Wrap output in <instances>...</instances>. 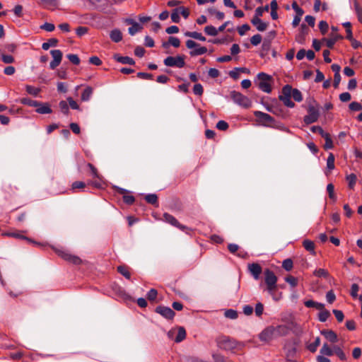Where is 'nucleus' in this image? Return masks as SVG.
Here are the masks:
<instances>
[{
    "instance_id": "bb28decb",
    "label": "nucleus",
    "mask_w": 362,
    "mask_h": 362,
    "mask_svg": "<svg viewBox=\"0 0 362 362\" xmlns=\"http://www.w3.org/2000/svg\"><path fill=\"white\" fill-rule=\"evenodd\" d=\"M320 354L330 356L334 354V348L332 349L327 343H325L320 351Z\"/></svg>"
},
{
    "instance_id": "0e129e2a",
    "label": "nucleus",
    "mask_w": 362,
    "mask_h": 362,
    "mask_svg": "<svg viewBox=\"0 0 362 362\" xmlns=\"http://www.w3.org/2000/svg\"><path fill=\"white\" fill-rule=\"evenodd\" d=\"M250 29V27L247 24H244L240 27L238 28V32L240 35L243 36L244 35L246 32H247Z\"/></svg>"
},
{
    "instance_id": "6e6d98bb",
    "label": "nucleus",
    "mask_w": 362,
    "mask_h": 362,
    "mask_svg": "<svg viewBox=\"0 0 362 362\" xmlns=\"http://www.w3.org/2000/svg\"><path fill=\"white\" fill-rule=\"evenodd\" d=\"M225 316L229 319L235 320L238 317V315L237 311L233 309H229L225 312Z\"/></svg>"
},
{
    "instance_id": "13d9d810",
    "label": "nucleus",
    "mask_w": 362,
    "mask_h": 362,
    "mask_svg": "<svg viewBox=\"0 0 362 362\" xmlns=\"http://www.w3.org/2000/svg\"><path fill=\"white\" fill-rule=\"evenodd\" d=\"M328 28H329V25L326 21H320L319 29L322 35H325L327 32Z\"/></svg>"
},
{
    "instance_id": "e2e57ef3",
    "label": "nucleus",
    "mask_w": 362,
    "mask_h": 362,
    "mask_svg": "<svg viewBox=\"0 0 362 362\" xmlns=\"http://www.w3.org/2000/svg\"><path fill=\"white\" fill-rule=\"evenodd\" d=\"M193 92L197 95H202L204 92L203 86L200 83L194 86Z\"/></svg>"
},
{
    "instance_id": "2f4dec72",
    "label": "nucleus",
    "mask_w": 362,
    "mask_h": 362,
    "mask_svg": "<svg viewBox=\"0 0 362 362\" xmlns=\"http://www.w3.org/2000/svg\"><path fill=\"white\" fill-rule=\"evenodd\" d=\"M354 7L355 13L357 16L358 21L362 23V7L360 6L357 0L354 1Z\"/></svg>"
},
{
    "instance_id": "bf43d9fd",
    "label": "nucleus",
    "mask_w": 362,
    "mask_h": 362,
    "mask_svg": "<svg viewBox=\"0 0 362 362\" xmlns=\"http://www.w3.org/2000/svg\"><path fill=\"white\" fill-rule=\"evenodd\" d=\"M171 20L174 23H179L180 21L179 9H174L171 13Z\"/></svg>"
},
{
    "instance_id": "a19ab883",
    "label": "nucleus",
    "mask_w": 362,
    "mask_h": 362,
    "mask_svg": "<svg viewBox=\"0 0 362 362\" xmlns=\"http://www.w3.org/2000/svg\"><path fill=\"white\" fill-rule=\"evenodd\" d=\"M334 354H336L341 361H346V356L343 350L338 346H334Z\"/></svg>"
},
{
    "instance_id": "49530a36",
    "label": "nucleus",
    "mask_w": 362,
    "mask_h": 362,
    "mask_svg": "<svg viewBox=\"0 0 362 362\" xmlns=\"http://www.w3.org/2000/svg\"><path fill=\"white\" fill-rule=\"evenodd\" d=\"M327 191L329 194V197L332 199L333 201H336L337 197L334 194V186L333 184L329 183L327 186Z\"/></svg>"
},
{
    "instance_id": "de8ad7c7",
    "label": "nucleus",
    "mask_w": 362,
    "mask_h": 362,
    "mask_svg": "<svg viewBox=\"0 0 362 362\" xmlns=\"http://www.w3.org/2000/svg\"><path fill=\"white\" fill-rule=\"evenodd\" d=\"M25 90L27 91L28 93L33 95V96H37L39 93H40V89L37 88H35L34 86H30V85H27L25 86Z\"/></svg>"
},
{
    "instance_id": "2eb2a0df",
    "label": "nucleus",
    "mask_w": 362,
    "mask_h": 362,
    "mask_svg": "<svg viewBox=\"0 0 362 362\" xmlns=\"http://www.w3.org/2000/svg\"><path fill=\"white\" fill-rule=\"evenodd\" d=\"M247 268L252 276L255 280H258L260 277V274L262 272V267L257 263H252L248 264Z\"/></svg>"
},
{
    "instance_id": "052dcab7",
    "label": "nucleus",
    "mask_w": 362,
    "mask_h": 362,
    "mask_svg": "<svg viewBox=\"0 0 362 362\" xmlns=\"http://www.w3.org/2000/svg\"><path fill=\"white\" fill-rule=\"evenodd\" d=\"M228 124L223 120H220L216 124V128L221 131L227 130L228 129Z\"/></svg>"
},
{
    "instance_id": "f3484780",
    "label": "nucleus",
    "mask_w": 362,
    "mask_h": 362,
    "mask_svg": "<svg viewBox=\"0 0 362 362\" xmlns=\"http://www.w3.org/2000/svg\"><path fill=\"white\" fill-rule=\"evenodd\" d=\"M289 332V328L286 325H279L277 326H274V335L275 337H279L282 336L286 335Z\"/></svg>"
},
{
    "instance_id": "dca6fc26",
    "label": "nucleus",
    "mask_w": 362,
    "mask_h": 362,
    "mask_svg": "<svg viewBox=\"0 0 362 362\" xmlns=\"http://www.w3.org/2000/svg\"><path fill=\"white\" fill-rule=\"evenodd\" d=\"M163 219L167 223L171 224L172 226L178 228L181 230H185V229H187V227H186L184 225L180 224L178 221L172 215L165 213L163 214Z\"/></svg>"
},
{
    "instance_id": "5701e85b",
    "label": "nucleus",
    "mask_w": 362,
    "mask_h": 362,
    "mask_svg": "<svg viewBox=\"0 0 362 362\" xmlns=\"http://www.w3.org/2000/svg\"><path fill=\"white\" fill-rule=\"evenodd\" d=\"M117 272L124 276L127 279H131V272L129 271V268L126 265H120L117 267Z\"/></svg>"
},
{
    "instance_id": "39448f33",
    "label": "nucleus",
    "mask_w": 362,
    "mask_h": 362,
    "mask_svg": "<svg viewBox=\"0 0 362 362\" xmlns=\"http://www.w3.org/2000/svg\"><path fill=\"white\" fill-rule=\"evenodd\" d=\"M56 253L58 255L59 257L71 264L78 265L82 262V260L79 257L72 255L68 250H64L63 248L56 250Z\"/></svg>"
},
{
    "instance_id": "7ed1b4c3",
    "label": "nucleus",
    "mask_w": 362,
    "mask_h": 362,
    "mask_svg": "<svg viewBox=\"0 0 362 362\" xmlns=\"http://www.w3.org/2000/svg\"><path fill=\"white\" fill-rule=\"evenodd\" d=\"M87 167L89 168L93 177L95 178V180L88 182V185H90L97 189L103 188L105 184L103 177L98 173V169L90 163L87 164Z\"/></svg>"
},
{
    "instance_id": "7c9ffc66",
    "label": "nucleus",
    "mask_w": 362,
    "mask_h": 362,
    "mask_svg": "<svg viewBox=\"0 0 362 362\" xmlns=\"http://www.w3.org/2000/svg\"><path fill=\"white\" fill-rule=\"evenodd\" d=\"M186 337V331L184 327H180L177 329V336L175 339V341L176 343L181 342L183 341Z\"/></svg>"
},
{
    "instance_id": "c9c22d12",
    "label": "nucleus",
    "mask_w": 362,
    "mask_h": 362,
    "mask_svg": "<svg viewBox=\"0 0 362 362\" xmlns=\"http://www.w3.org/2000/svg\"><path fill=\"white\" fill-rule=\"evenodd\" d=\"M270 47H271L270 41L264 40L262 45V50L260 52V57H264L266 54H267Z\"/></svg>"
},
{
    "instance_id": "0eeeda50",
    "label": "nucleus",
    "mask_w": 362,
    "mask_h": 362,
    "mask_svg": "<svg viewBox=\"0 0 362 362\" xmlns=\"http://www.w3.org/2000/svg\"><path fill=\"white\" fill-rule=\"evenodd\" d=\"M291 91H292L291 86H284L282 88V95H280L279 98L285 106L293 108L295 107V103L291 99Z\"/></svg>"
},
{
    "instance_id": "20e7f679",
    "label": "nucleus",
    "mask_w": 362,
    "mask_h": 362,
    "mask_svg": "<svg viewBox=\"0 0 362 362\" xmlns=\"http://www.w3.org/2000/svg\"><path fill=\"white\" fill-rule=\"evenodd\" d=\"M257 78L259 80V88L264 93H271L272 90L271 85V81L272 80V76L267 74L261 72L257 74Z\"/></svg>"
},
{
    "instance_id": "f704fd0d",
    "label": "nucleus",
    "mask_w": 362,
    "mask_h": 362,
    "mask_svg": "<svg viewBox=\"0 0 362 362\" xmlns=\"http://www.w3.org/2000/svg\"><path fill=\"white\" fill-rule=\"evenodd\" d=\"M57 43H58L57 39H56V38H50V39H49L47 40V42H45L42 43V48L44 50H47L51 47L57 46Z\"/></svg>"
},
{
    "instance_id": "a211bd4d",
    "label": "nucleus",
    "mask_w": 362,
    "mask_h": 362,
    "mask_svg": "<svg viewBox=\"0 0 362 362\" xmlns=\"http://www.w3.org/2000/svg\"><path fill=\"white\" fill-rule=\"evenodd\" d=\"M321 334L326 338L327 340L332 343H336L338 341L337 334L330 329H325L321 331Z\"/></svg>"
},
{
    "instance_id": "aec40b11",
    "label": "nucleus",
    "mask_w": 362,
    "mask_h": 362,
    "mask_svg": "<svg viewBox=\"0 0 362 362\" xmlns=\"http://www.w3.org/2000/svg\"><path fill=\"white\" fill-rule=\"evenodd\" d=\"M113 59L117 61V62H119L123 64H130L134 65L135 64L134 60L129 57H123L120 56L118 54H115L113 56Z\"/></svg>"
},
{
    "instance_id": "473e14b6",
    "label": "nucleus",
    "mask_w": 362,
    "mask_h": 362,
    "mask_svg": "<svg viewBox=\"0 0 362 362\" xmlns=\"http://www.w3.org/2000/svg\"><path fill=\"white\" fill-rule=\"evenodd\" d=\"M320 313L318 314V319L320 322H324L327 320V319L330 317V313L329 310H326L325 308L322 310H319Z\"/></svg>"
},
{
    "instance_id": "79ce46f5",
    "label": "nucleus",
    "mask_w": 362,
    "mask_h": 362,
    "mask_svg": "<svg viewBox=\"0 0 362 362\" xmlns=\"http://www.w3.org/2000/svg\"><path fill=\"white\" fill-rule=\"evenodd\" d=\"M346 180L348 182L349 187L350 189H354L356 183L357 177L355 174L351 173L346 176Z\"/></svg>"
},
{
    "instance_id": "37998d69",
    "label": "nucleus",
    "mask_w": 362,
    "mask_h": 362,
    "mask_svg": "<svg viewBox=\"0 0 362 362\" xmlns=\"http://www.w3.org/2000/svg\"><path fill=\"white\" fill-rule=\"evenodd\" d=\"M313 274L317 277H323L325 279H327L329 276L328 272L326 269L322 268L315 269L313 272Z\"/></svg>"
},
{
    "instance_id": "f257e3e1",
    "label": "nucleus",
    "mask_w": 362,
    "mask_h": 362,
    "mask_svg": "<svg viewBox=\"0 0 362 362\" xmlns=\"http://www.w3.org/2000/svg\"><path fill=\"white\" fill-rule=\"evenodd\" d=\"M264 282L267 286V291L273 296V298L276 300L277 298L274 297V292L277 288V277L274 272L269 269H266L264 271Z\"/></svg>"
},
{
    "instance_id": "cd10ccee",
    "label": "nucleus",
    "mask_w": 362,
    "mask_h": 362,
    "mask_svg": "<svg viewBox=\"0 0 362 362\" xmlns=\"http://www.w3.org/2000/svg\"><path fill=\"white\" fill-rule=\"evenodd\" d=\"M145 200L148 204H151L155 206H158V197L156 194H148L145 196Z\"/></svg>"
},
{
    "instance_id": "ddd939ff",
    "label": "nucleus",
    "mask_w": 362,
    "mask_h": 362,
    "mask_svg": "<svg viewBox=\"0 0 362 362\" xmlns=\"http://www.w3.org/2000/svg\"><path fill=\"white\" fill-rule=\"evenodd\" d=\"M50 54L53 57V60L49 64V68L51 69H54L60 64L62 62V52L59 49H52L50 51Z\"/></svg>"
},
{
    "instance_id": "4c0bfd02",
    "label": "nucleus",
    "mask_w": 362,
    "mask_h": 362,
    "mask_svg": "<svg viewBox=\"0 0 362 362\" xmlns=\"http://www.w3.org/2000/svg\"><path fill=\"white\" fill-rule=\"evenodd\" d=\"M291 96H292L293 100L296 102L299 103L303 100L302 93L297 88H292V91H291Z\"/></svg>"
},
{
    "instance_id": "338daca9",
    "label": "nucleus",
    "mask_w": 362,
    "mask_h": 362,
    "mask_svg": "<svg viewBox=\"0 0 362 362\" xmlns=\"http://www.w3.org/2000/svg\"><path fill=\"white\" fill-rule=\"evenodd\" d=\"M263 310H264V305H263V304L261 303H257L256 306H255V315L257 317H260L262 315V313H263Z\"/></svg>"
},
{
    "instance_id": "4d7b16f0",
    "label": "nucleus",
    "mask_w": 362,
    "mask_h": 362,
    "mask_svg": "<svg viewBox=\"0 0 362 362\" xmlns=\"http://www.w3.org/2000/svg\"><path fill=\"white\" fill-rule=\"evenodd\" d=\"M262 36L259 34H256L250 38V42L252 45L257 46L262 42Z\"/></svg>"
},
{
    "instance_id": "774afa93",
    "label": "nucleus",
    "mask_w": 362,
    "mask_h": 362,
    "mask_svg": "<svg viewBox=\"0 0 362 362\" xmlns=\"http://www.w3.org/2000/svg\"><path fill=\"white\" fill-rule=\"evenodd\" d=\"M349 108L352 111H360L362 110V105L358 102H352L349 104Z\"/></svg>"
},
{
    "instance_id": "c85d7f7f",
    "label": "nucleus",
    "mask_w": 362,
    "mask_h": 362,
    "mask_svg": "<svg viewBox=\"0 0 362 362\" xmlns=\"http://www.w3.org/2000/svg\"><path fill=\"white\" fill-rule=\"evenodd\" d=\"M303 245L304 248L307 251L310 252L313 255L315 254V243H314L313 241L310 240H305L303 242Z\"/></svg>"
},
{
    "instance_id": "a878e982",
    "label": "nucleus",
    "mask_w": 362,
    "mask_h": 362,
    "mask_svg": "<svg viewBox=\"0 0 362 362\" xmlns=\"http://www.w3.org/2000/svg\"><path fill=\"white\" fill-rule=\"evenodd\" d=\"M185 36L194 38L195 40H198L202 42H204L206 40V37L202 35V33H197V32H189L187 31L185 33Z\"/></svg>"
},
{
    "instance_id": "f8f14e48",
    "label": "nucleus",
    "mask_w": 362,
    "mask_h": 362,
    "mask_svg": "<svg viewBox=\"0 0 362 362\" xmlns=\"http://www.w3.org/2000/svg\"><path fill=\"white\" fill-rule=\"evenodd\" d=\"M274 326H269L266 327L260 334L259 339L262 341H269L275 339L274 335Z\"/></svg>"
},
{
    "instance_id": "3c124183",
    "label": "nucleus",
    "mask_w": 362,
    "mask_h": 362,
    "mask_svg": "<svg viewBox=\"0 0 362 362\" xmlns=\"http://www.w3.org/2000/svg\"><path fill=\"white\" fill-rule=\"evenodd\" d=\"M293 267V261L291 259H286L283 261L282 267L286 271H291Z\"/></svg>"
},
{
    "instance_id": "09e8293b",
    "label": "nucleus",
    "mask_w": 362,
    "mask_h": 362,
    "mask_svg": "<svg viewBox=\"0 0 362 362\" xmlns=\"http://www.w3.org/2000/svg\"><path fill=\"white\" fill-rule=\"evenodd\" d=\"M1 59L5 64H12L15 61V59L12 55L5 54H2L1 55Z\"/></svg>"
},
{
    "instance_id": "393cba45",
    "label": "nucleus",
    "mask_w": 362,
    "mask_h": 362,
    "mask_svg": "<svg viewBox=\"0 0 362 362\" xmlns=\"http://www.w3.org/2000/svg\"><path fill=\"white\" fill-rule=\"evenodd\" d=\"M304 305L307 308H315L317 310H322L324 308V304L318 302H315L313 300H308L305 301Z\"/></svg>"
},
{
    "instance_id": "5fc2aeb1",
    "label": "nucleus",
    "mask_w": 362,
    "mask_h": 362,
    "mask_svg": "<svg viewBox=\"0 0 362 362\" xmlns=\"http://www.w3.org/2000/svg\"><path fill=\"white\" fill-rule=\"evenodd\" d=\"M209 12L211 14L215 15L216 18L218 20H223L225 18V14L223 12L218 11L215 8L209 9Z\"/></svg>"
},
{
    "instance_id": "58836bf2",
    "label": "nucleus",
    "mask_w": 362,
    "mask_h": 362,
    "mask_svg": "<svg viewBox=\"0 0 362 362\" xmlns=\"http://www.w3.org/2000/svg\"><path fill=\"white\" fill-rule=\"evenodd\" d=\"M20 103L30 106V107H35L39 105V102L37 100H33L29 98H23L20 100Z\"/></svg>"
},
{
    "instance_id": "9b49d317",
    "label": "nucleus",
    "mask_w": 362,
    "mask_h": 362,
    "mask_svg": "<svg viewBox=\"0 0 362 362\" xmlns=\"http://www.w3.org/2000/svg\"><path fill=\"white\" fill-rule=\"evenodd\" d=\"M254 115L257 118V121L263 126L270 127L274 122V117L261 111H255Z\"/></svg>"
},
{
    "instance_id": "4468645a",
    "label": "nucleus",
    "mask_w": 362,
    "mask_h": 362,
    "mask_svg": "<svg viewBox=\"0 0 362 362\" xmlns=\"http://www.w3.org/2000/svg\"><path fill=\"white\" fill-rule=\"evenodd\" d=\"M156 312L168 320L173 319L175 315V312L170 308L162 305L158 306L156 308Z\"/></svg>"
},
{
    "instance_id": "72a5a7b5",
    "label": "nucleus",
    "mask_w": 362,
    "mask_h": 362,
    "mask_svg": "<svg viewBox=\"0 0 362 362\" xmlns=\"http://www.w3.org/2000/svg\"><path fill=\"white\" fill-rule=\"evenodd\" d=\"M320 344V338L316 337L315 341L307 345V349L312 353H315Z\"/></svg>"
},
{
    "instance_id": "8fccbe9b",
    "label": "nucleus",
    "mask_w": 362,
    "mask_h": 362,
    "mask_svg": "<svg viewBox=\"0 0 362 362\" xmlns=\"http://www.w3.org/2000/svg\"><path fill=\"white\" fill-rule=\"evenodd\" d=\"M285 281L289 284L293 288L298 285V279L295 276L288 275L285 277Z\"/></svg>"
},
{
    "instance_id": "a18cd8bd",
    "label": "nucleus",
    "mask_w": 362,
    "mask_h": 362,
    "mask_svg": "<svg viewBox=\"0 0 362 362\" xmlns=\"http://www.w3.org/2000/svg\"><path fill=\"white\" fill-rule=\"evenodd\" d=\"M142 28L143 27L140 24L136 23L131 27H129L128 31L131 35H134L136 33L139 32Z\"/></svg>"
},
{
    "instance_id": "6e6552de",
    "label": "nucleus",
    "mask_w": 362,
    "mask_h": 362,
    "mask_svg": "<svg viewBox=\"0 0 362 362\" xmlns=\"http://www.w3.org/2000/svg\"><path fill=\"white\" fill-rule=\"evenodd\" d=\"M230 96L233 100L240 106H242L245 108H248L251 106L252 102L251 100L245 95L237 91H232L230 93Z\"/></svg>"
},
{
    "instance_id": "ea45409f",
    "label": "nucleus",
    "mask_w": 362,
    "mask_h": 362,
    "mask_svg": "<svg viewBox=\"0 0 362 362\" xmlns=\"http://www.w3.org/2000/svg\"><path fill=\"white\" fill-rule=\"evenodd\" d=\"M339 38H341V37L336 35L329 38H325L324 40L327 47L332 48Z\"/></svg>"
},
{
    "instance_id": "1a4fd4ad",
    "label": "nucleus",
    "mask_w": 362,
    "mask_h": 362,
    "mask_svg": "<svg viewBox=\"0 0 362 362\" xmlns=\"http://www.w3.org/2000/svg\"><path fill=\"white\" fill-rule=\"evenodd\" d=\"M186 46L188 49H192L189 52L191 57L202 55L207 52V48L206 47L199 46V45L192 40H187Z\"/></svg>"
},
{
    "instance_id": "864d4df0",
    "label": "nucleus",
    "mask_w": 362,
    "mask_h": 362,
    "mask_svg": "<svg viewBox=\"0 0 362 362\" xmlns=\"http://www.w3.org/2000/svg\"><path fill=\"white\" fill-rule=\"evenodd\" d=\"M59 106V108H60L62 112H63L65 115L69 114V105L66 101H64V100L60 101Z\"/></svg>"
},
{
    "instance_id": "412c9836",
    "label": "nucleus",
    "mask_w": 362,
    "mask_h": 362,
    "mask_svg": "<svg viewBox=\"0 0 362 362\" xmlns=\"http://www.w3.org/2000/svg\"><path fill=\"white\" fill-rule=\"evenodd\" d=\"M251 23L253 25H255L257 30L259 31H264L267 28V23L263 22L259 18H252L251 20Z\"/></svg>"
},
{
    "instance_id": "9d476101",
    "label": "nucleus",
    "mask_w": 362,
    "mask_h": 362,
    "mask_svg": "<svg viewBox=\"0 0 362 362\" xmlns=\"http://www.w3.org/2000/svg\"><path fill=\"white\" fill-rule=\"evenodd\" d=\"M320 113L317 106L309 105L308 107V115L303 118L305 124H310L315 122L319 117Z\"/></svg>"
},
{
    "instance_id": "69168bd1",
    "label": "nucleus",
    "mask_w": 362,
    "mask_h": 362,
    "mask_svg": "<svg viewBox=\"0 0 362 362\" xmlns=\"http://www.w3.org/2000/svg\"><path fill=\"white\" fill-rule=\"evenodd\" d=\"M214 362H230L228 361L223 356L218 354H214L212 356Z\"/></svg>"
},
{
    "instance_id": "f03ea898",
    "label": "nucleus",
    "mask_w": 362,
    "mask_h": 362,
    "mask_svg": "<svg viewBox=\"0 0 362 362\" xmlns=\"http://www.w3.org/2000/svg\"><path fill=\"white\" fill-rule=\"evenodd\" d=\"M217 346L223 350L233 351L238 348L240 343L228 336H220L216 339Z\"/></svg>"
},
{
    "instance_id": "423d86ee",
    "label": "nucleus",
    "mask_w": 362,
    "mask_h": 362,
    "mask_svg": "<svg viewBox=\"0 0 362 362\" xmlns=\"http://www.w3.org/2000/svg\"><path fill=\"white\" fill-rule=\"evenodd\" d=\"M164 64L169 67L182 68L185 65V56L177 55L176 57H168L163 61Z\"/></svg>"
},
{
    "instance_id": "680f3d73",
    "label": "nucleus",
    "mask_w": 362,
    "mask_h": 362,
    "mask_svg": "<svg viewBox=\"0 0 362 362\" xmlns=\"http://www.w3.org/2000/svg\"><path fill=\"white\" fill-rule=\"evenodd\" d=\"M86 187V183L82 181H76L74 182L71 185V189L73 190L78 189H83Z\"/></svg>"
},
{
    "instance_id": "603ef678",
    "label": "nucleus",
    "mask_w": 362,
    "mask_h": 362,
    "mask_svg": "<svg viewBox=\"0 0 362 362\" xmlns=\"http://www.w3.org/2000/svg\"><path fill=\"white\" fill-rule=\"evenodd\" d=\"M66 57L74 65H78L80 64V59L77 54H69L66 55Z\"/></svg>"
},
{
    "instance_id": "6ab92c4d",
    "label": "nucleus",
    "mask_w": 362,
    "mask_h": 362,
    "mask_svg": "<svg viewBox=\"0 0 362 362\" xmlns=\"http://www.w3.org/2000/svg\"><path fill=\"white\" fill-rule=\"evenodd\" d=\"M35 107H37L35 111L39 114H50L52 112L49 103L39 102V105Z\"/></svg>"
},
{
    "instance_id": "b1692460",
    "label": "nucleus",
    "mask_w": 362,
    "mask_h": 362,
    "mask_svg": "<svg viewBox=\"0 0 362 362\" xmlns=\"http://www.w3.org/2000/svg\"><path fill=\"white\" fill-rule=\"evenodd\" d=\"M169 45H171L174 47H179L180 45V41L177 37H170L168 42H165L163 43V47L167 48L168 47Z\"/></svg>"
},
{
    "instance_id": "c03bdc74",
    "label": "nucleus",
    "mask_w": 362,
    "mask_h": 362,
    "mask_svg": "<svg viewBox=\"0 0 362 362\" xmlns=\"http://www.w3.org/2000/svg\"><path fill=\"white\" fill-rule=\"evenodd\" d=\"M334 156L330 153L327 159V168L329 170H332L334 168Z\"/></svg>"
},
{
    "instance_id": "e433bc0d",
    "label": "nucleus",
    "mask_w": 362,
    "mask_h": 362,
    "mask_svg": "<svg viewBox=\"0 0 362 362\" xmlns=\"http://www.w3.org/2000/svg\"><path fill=\"white\" fill-rule=\"evenodd\" d=\"M204 33L209 36H216L218 33V28H216L213 25H206L204 28Z\"/></svg>"
},
{
    "instance_id": "4be33fe9",
    "label": "nucleus",
    "mask_w": 362,
    "mask_h": 362,
    "mask_svg": "<svg viewBox=\"0 0 362 362\" xmlns=\"http://www.w3.org/2000/svg\"><path fill=\"white\" fill-rule=\"evenodd\" d=\"M110 39L115 42H119L122 40V34L118 29L112 30L110 34Z\"/></svg>"
},
{
    "instance_id": "c756f323",
    "label": "nucleus",
    "mask_w": 362,
    "mask_h": 362,
    "mask_svg": "<svg viewBox=\"0 0 362 362\" xmlns=\"http://www.w3.org/2000/svg\"><path fill=\"white\" fill-rule=\"evenodd\" d=\"M93 90L91 87H90V86L86 87L83 90V91L81 94V100H83V101L89 100L93 94Z\"/></svg>"
}]
</instances>
